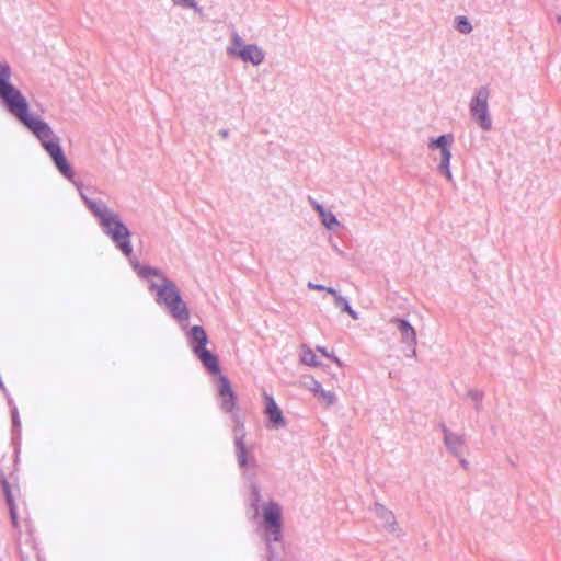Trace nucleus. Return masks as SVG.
Returning <instances> with one entry per match:
<instances>
[{
    "label": "nucleus",
    "instance_id": "1",
    "mask_svg": "<svg viewBox=\"0 0 561 561\" xmlns=\"http://www.w3.org/2000/svg\"><path fill=\"white\" fill-rule=\"evenodd\" d=\"M11 72L8 65L0 62V96L8 110L16 116L28 129L34 122H42L28 114V104L22 93L9 83Z\"/></svg>",
    "mask_w": 561,
    "mask_h": 561
},
{
    "label": "nucleus",
    "instance_id": "2",
    "mask_svg": "<svg viewBox=\"0 0 561 561\" xmlns=\"http://www.w3.org/2000/svg\"><path fill=\"white\" fill-rule=\"evenodd\" d=\"M31 129L42 141V145L54 160L57 169L68 179L73 176L67 159L57 141L53 140V131L45 122H34Z\"/></svg>",
    "mask_w": 561,
    "mask_h": 561
},
{
    "label": "nucleus",
    "instance_id": "3",
    "mask_svg": "<svg viewBox=\"0 0 561 561\" xmlns=\"http://www.w3.org/2000/svg\"><path fill=\"white\" fill-rule=\"evenodd\" d=\"M31 129L42 141V145L54 160L57 169L68 179L73 176L67 159L57 141L53 140V131L45 122H34Z\"/></svg>",
    "mask_w": 561,
    "mask_h": 561
},
{
    "label": "nucleus",
    "instance_id": "4",
    "mask_svg": "<svg viewBox=\"0 0 561 561\" xmlns=\"http://www.w3.org/2000/svg\"><path fill=\"white\" fill-rule=\"evenodd\" d=\"M94 213L100 217L101 222L107 234L117 243L122 252L129 256L131 245L129 242L128 229L104 206H94Z\"/></svg>",
    "mask_w": 561,
    "mask_h": 561
},
{
    "label": "nucleus",
    "instance_id": "5",
    "mask_svg": "<svg viewBox=\"0 0 561 561\" xmlns=\"http://www.w3.org/2000/svg\"><path fill=\"white\" fill-rule=\"evenodd\" d=\"M161 280V284H151V289L157 290V301L159 304H164L172 316L178 320H187L190 316L188 310L181 299L178 289L172 283L167 282L165 279Z\"/></svg>",
    "mask_w": 561,
    "mask_h": 561
},
{
    "label": "nucleus",
    "instance_id": "6",
    "mask_svg": "<svg viewBox=\"0 0 561 561\" xmlns=\"http://www.w3.org/2000/svg\"><path fill=\"white\" fill-rule=\"evenodd\" d=\"M488 99L489 91L482 88L478 91L477 95L470 104L472 116L478 121L481 128L488 130L491 128V119L488 114Z\"/></svg>",
    "mask_w": 561,
    "mask_h": 561
},
{
    "label": "nucleus",
    "instance_id": "7",
    "mask_svg": "<svg viewBox=\"0 0 561 561\" xmlns=\"http://www.w3.org/2000/svg\"><path fill=\"white\" fill-rule=\"evenodd\" d=\"M264 523L275 541L282 536V508L279 504L270 502L263 507Z\"/></svg>",
    "mask_w": 561,
    "mask_h": 561
},
{
    "label": "nucleus",
    "instance_id": "8",
    "mask_svg": "<svg viewBox=\"0 0 561 561\" xmlns=\"http://www.w3.org/2000/svg\"><path fill=\"white\" fill-rule=\"evenodd\" d=\"M454 141L451 134L442 135L436 139H431L428 142L430 149H439L442 153V162L439 169L444 172L448 180H451V172L449 170V161L451 158L450 146Z\"/></svg>",
    "mask_w": 561,
    "mask_h": 561
},
{
    "label": "nucleus",
    "instance_id": "9",
    "mask_svg": "<svg viewBox=\"0 0 561 561\" xmlns=\"http://www.w3.org/2000/svg\"><path fill=\"white\" fill-rule=\"evenodd\" d=\"M218 382L221 409L226 412H232L236 408V394L231 385L225 376H220Z\"/></svg>",
    "mask_w": 561,
    "mask_h": 561
},
{
    "label": "nucleus",
    "instance_id": "10",
    "mask_svg": "<svg viewBox=\"0 0 561 561\" xmlns=\"http://www.w3.org/2000/svg\"><path fill=\"white\" fill-rule=\"evenodd\" d=\"M265 400V414L267 415L270 423L273 427H280L285 425V419L283 416L280 408L277 405L272 396L264 393Z\"/></svg>",
    "mask_w": 561,
    "mask_h": 561
},
{
    "label": "nucleus",
    "instance_id": "11",
    "mask_svg": "<svg viewBox=\"0 0 561 561\" xmlns=\"http://www.w3.org/2000/svg\"><path fill=\"white\" fill-rule=\"evenodd\" d=\"M234 44L239 47L238 56L243 61H250L253 65H259L263 61L264 54L263 51L255 45H245L241 48V41L239 38L234 39Z\"/></svg>",
    "mask_w": 561,
    "mask_h": 561
},
{
    "label": "nucleus",
    "instance_id": "12",
    "mask_svg": "<svg viewBox=\"0 0 561 561\" xmlns=\"http://www.w3.org/2000/svg\"><path fill=\"white\" fill-rule=\"evenodd\" d=\"M393 322L397 324L400 333H401V340L403 343H407L408 346L411 348V352L413 355H415V345H416V332L414 328L405 320L403 319H396Z\"/></svg>",
    "mask_w": 561,
    "mask_h": 561
},
{
    "label": "nucleus",
    "instance_id": "13",
    "mask_svg": "<svg viewBox=\"0 0 561 561\" xmlns=\"http://www.w3.org/2000/svg\"><path fill=\"white\" fill-rule=\"evenodd\" d=\"M194 353L198 356L205 367L211 373H219V365L217 357L213 355L206 347H193Z\"/></svg>",
    "mask_w": 561,
    "mask_h": 561
},
{
    "label": "nucleus",
    "instance_id": "14",
    "mask_svg": "<svg viewBox=\"0 0 561 561\" xmlns=\"http://www.w3.org/2000/svg\"><path fill=\"white\" fill-rule=\"evenodd\" d=\"M309 389L318 397L321 402L329 407L335 402V396L331 391H327L322 388L321 383L312 379Z\"/></svg>",
    "mask_w": 561,
    "mask_h": 561
},
{
    "label": "nucleus",
    "instance_id": "15",
    "mask_svg": "<svg viewBox=\"0 0 561 561\" xmlns=\"http://www.w3.org/2000/svg\"><path fill=\"white\" fill-rule=\"evenodd\" d=\"M191 336L193 341L195 342V345L193 347H206V344L208 343L207 334L205 330L199 325H194L191 329Z\"/></svg>",
    "mask_w": 561,
    "mask_h": 561
},
{
    "label": "nucleus",
    "instance_id": "16",
    "mask_svg": "<svg viewBox=\"0 0 561 561\" xmlns=\"http://www.w3.org/2000/svg\"><path fill=\"white\" fill-rule=\"evenodd\" d=\"M316 209L319 211L322 222L325 227L329 229H334L339 226V222L333 214L325 211L322 206L319 204H316Z\"/></svg>",
    "mask_w": 561,
    "mask_h": 561
},
{
    "label": "nucleus",
    "instance_id": "17",
    "mask_svg": "<svg viewBox=\"0 0 561 561\" xmlns=\"http://www.w3.org/2000/svg\"><path fill=\"white\" fill-rule=\"evenodd\" d=\"M2 486H3L4 494H5L7 503L10 507V514H11L13 524L15 525L16 524V508H15V504H14L13 494L10 490L8 482L3 481Z\"/></svg>",
    "mask_w": 561,
    "mask_h": 561
},
{
    "label": "nucleus",
    "instance_id": "18",
    "mask_svg": "<svg viewBox=\"0 0 561 561\" xmlns=\"http://www.w3.org/2000/svg\"><path fill=\"white\" fill-rule=\"evenodd\" d=\"M301 362L309 366H318L320 364L313 351L308 347L302 348Z\"/></svg>",
    "mask_w": 561,
    "mask_h": 561
},
{
    "label": "nucleus",
    "instance_id": "19",
    "mask_svg": "<svg viewBox=\"0 0 561 561\" xmlns=\"http://www.w3.org/2000/svg\"><path fill=\"white\" fill-rule=\"evenodd\" d=\"M236 445H237L238 461L241 467H244L247 465V460H248L244 444L242 440L239 439V440H237Z\"/></svg>",
    "mask_w": 561,
    "mask_h": 561
},
{
    "label": "nucleus",
    "instance_id": "20",
    "mask_svg": "<svg viewBox=\"0 0 561 561\" xmlns=\"http://www.w3.org/2000/svg\"><path fill=\"white\" fill-rule=\"evenodd\" d=\"M335 305L341 307L343 311L347 312L353 319H357L356 312L350 307L348 302L341 296H336Z\"/></svg>",
    "mask_w": 561,
    "mask_h": 561
},
{
    "label": "nucleus",
    "instance_id": "21",
    "mask_svg": "<svg viewBox=\"0 0 561 561\" xmlns=\"http://www.w3.org/2000/svg\"><path fill=\"white\" fill-rule=\"evenodd\" d=\"M457 28L459 32L468 34L471 32L472 27L469 21L465 16H459L457 19Z\"/></svg>",
    "mask_w": 561,
    "mask_h": 561
},
{
    "label": "nucleus",
    "instance_id": "22",
    "mask_svg": "<svg viewBox=\"0 0 561 561\" xmlns=\"http://www.w3.org/2000/svg\"><path fill=\"white\" fill-rule=\"evenodd\" d=\"M174 4L182 5L185 8L197 9L195 0H172Z\"/></svg>",
    "mask_w": 561,
    "mask_h": 561
},
{
    "label": "nucleus",
    "instance_id": "23",
    "mask_svg": "<svg viewBox=\"0 0 561 561\" xmlns=\"http://www.w3.org/2000/svg\"><path fill=\"white\" fill-rule=\"evenodd\" d=\"M138 274L141 277H148L149 275H158V272L153 271L149 267L140 266V267H138Z\"/></svg>",
    "mask_w": 561,
    "mask_h": 561
},
{
    "label": "nucleus",
    "instance_id": "24",
    "mask_svg": "<svg viewBox=\"0 0 561 561\" xmlns=\"http://www.w3.org/2000/svg\"><path fill=\"white\" fill-rule=\"evenodd\" d=\"M318 351H319L321 354H323L325 357L331 358V359H332L333 362H335L337 365H340V366L342 365L341 360H340L336 356H334V355H332V354H329V353L327 352V350H325V348H323V347H318Z\"/></svg>",
    "mask_w": 561,
    "mask_h": 561
},
{
    "label": "nucleus",
    "instance_id": "25",
    "mask_svg": "<svg viewBox=\"0 0 561 561\" xmlns=\"http://www.w3.org/2000/svg\"><path fill=\"white\" fill-rule=\"evenodd\" d=\"M309 287L316 290H325V287L323 285L309 284Z\"/></svg>",
    "mask_w": 561,
    "mask_h": 561
},
{
    "label": "nucleus",
    "instance_id": "26",
    "mask_svg": "<svg viewBox=\"0 0 561 561\" xmlns=\"http://www.w3.org/2000/svg\"><path fill=\"white\" fill-rule=\"evenodd\" d=\"M325 290H327L329 294L333 295L335 299H336V296H339V295H337V293H336V290H335V289H333V288H330V287H329V288H327V287H325Z\"/></svg>",
    "mask_w": 561,
    "mask_h": 561
},
{
    "label": "nucleus",
    "instance_id": "27",
    "mask_svg": "<svg viewBox=\"0 0 561 561\" xmlns=\"http://www.w3.org/2000/svg\"><path fill=\"white\" fill-rule=\"evenodd\" d=\"M445 439H446V444L450 446L451 445V437L446 435Z\"/></svg>",
    "mask_w": 561,
    "mask_h": 561
}]
</instances>
